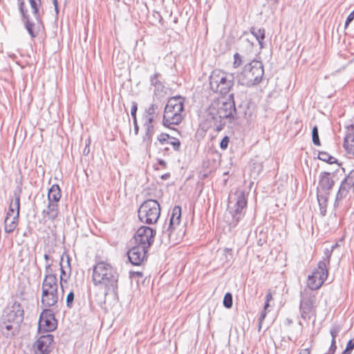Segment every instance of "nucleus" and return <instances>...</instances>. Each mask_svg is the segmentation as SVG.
I'll list each match as a JSON object with an SVG mask.
<instances>
[{"mask_svg":"<svg viewBox=\"0 0 354 354\" xmlns=\"http://www.w3.org/2000/svg\"><path fill=\"white\" fill-rule=\"evenodd\" d=\"M54 252V249L53 248H50V249H48L44 255V258L46 261V263H50V262H53V258L50 256V254Z\"/></svg>","mask_w":354,"mask_h":354,"instance_id":"obj_42","label":"nucleus"},{"mask_svg":"<svg viewBox=\"0 0 354 354\" xmlns=\"http://www.w3.org/2000/svg\"><path fill=\"white\" fill-rule=\"evenodd\" d=\"M168 144L171 145L175 151H180L181 142L178 138H172V140L169 141Z\"/></svg>","mask_w":354,"mask_h":354,"instance_id":"obj_38","label":"nucleus"},{"mask_svg":"<svg viewBox=\"0 0 354 354\" xmlns=\"http://www.w3.org/2000/svg\"><path fill=\"white\" fill-rule=\"evenodd\" d=\"M138 111V104L136 102H132L131 109V116L136 115Z\"/></svg>","mask_w":354,"mask_h":354,"instance_id":"obj_56","label":"nucleus"},{"mask_svg":"<svg viewBox=\"0 0 354 354\" xmlns=\"http://www.w3.org/2000/svg\"><path fill=\"white\" fill-rule=\"evenodd\" d=\"M344 180L348 182V184L353 185L354 186V169L349 172Z\"/></svg>","mask_w":354,"mask_h":354,"instance_id":"obj_48","label":"nucleus"},{"mask_svg":"<svg viewBox=\"0 0 354 354\" xmlns=\"http://www.w3.org/2000/svg\"><path fill=\"white\" fill-rule=\"evenodd\" d=\"M353 19H354V10L347 17L346 21H345L344 27L347 28L348 26L349 25V24L351 21H353Z\"/></svg>","mask_w":354,"mask_h":354,"instance_id":"obj_53","label":"nucleus"},{"mask_svg":"<svg viewBox=\"0 0 354 354\" xmlns=\"http://www.w3.org/2000/svg\"><path fill=\"white\" fill-rule=\"evenodd\" d=\"M160 76V73H155L153 74V75L151 76L150 77V83H151V85L153 86H156L160 84H161L162 82L160 81L159 80V77Z\"/></svg>","mask_w":354,"mask_h":354,"instance_id":"obj_41","label":"nucleus"},{"mask_svg":"<svg viewBox=\"0 0 354 354\" xmlns=\"http://www.w3.org/2000/svg\"><path fill=\"white\" fill-rule=\"evenodd\" d=\"M54 337L52 335L41 336L35 342L34 351L35 354H49L51 351Z\"/></svg>","mask_w":354,"mask_h":354,"instance_id":"obj_14","label":"nucleus"},{"mask_svg":"<svg viewBox=\"0 0 354 354\" xmlns=\"http://www.w3.org/2000/svg\"><path fill=\"white\" fill-rule=\"evenodd\" d=\"M336 246L337 244L332 245L330 249H325L324 254L326 256V258L324 259L323 261H326L328 264H329L331 253Z\"/></svg>","mask_w":354,"mask_h":354,"instance_id":"obj_43","label":"nucleus"},{"mask_svg":"<svg viewBox=\"0 0 354 354\" xmlns=\"http://www.w3.org/2000/svg\"><path fill=\"white\" fill-rule=\"evenodd\" d=\"M339 330L340 329L338 326H334L330 329V333L332 337V340H335V338L337 336V335L339 332Z\"/></svg>","mask_w":354,"mask_h":354,"instance_id":"obj_49","label":"nucleus"},{"mask_svg":"<svg viewBox=\"0 0 354 354\" xmlns=\"http://www.w3.org/2000/svg\"><path fill=\"white\" fill-rule=\"evenodd\" d=\"M22 192L21 185L17 186L15 189L14 190V200L12 201L10 204H12L16 209V214L17 216H19V211H20V197Z\"/></svg>","mask_w":354,"mask_h":354,"instance_id":"obj_28","label":"nucleus"},{"mask_svg":"<svg viewBox=\"0 0 354 354\" xmlns=\"http://www.w3.org/2000/svg\"><path fill=\"white\" fill-rule=\"evenodd\" d=\"M346 196V194L340 191L339 189L337 192V194L336 195L335 201L334 203V206L337 207L338 205V202L342 200L343 198H345Z\"/></svg>","mask_w":354,"mask_h":354,"instance_id":"obj_47","label":"nucleus"},{"mask_svg":"<svg viewBox=\"0 0 354 354\" xmlns=\"http://www.w3.org/2000/svg\"><path fill=\"white\" fill-rule=\"evenodd\" d=\"M160 108L158 104L152 103L145 109L142 116L144 122L155 123L159 119Z\"/></svg>","mask_w":354,"mask_h":354,"instance_id":"obj_15","label":"nucleus"},{"mask_svg":"<svg viewBox=\"0 0 354 354\" xmlns=\"http://www.w3.org/2000/svg\"><path fill=\"white\" fill-rule=\"evenodd\" d=\"M88 143L86 145V147L83 150V154L84 156H87L90 152V148H89L90 140H88Z\"/></svg>","mask_w":354,"mask_h":354,"instance_id":"obj_60","label":"nucleus"},{"mask_svg":"<svg viewBox=\"0 0 354 354\" xmlns=\"http://www.w3.org/2000/svg\"><path fill=\"white\" fill-rule=\"evenodd\" d=\"M329 193H322L319 188H317V198L319 207H327Z\"/></svg>","mask_w":354,"mask_h":354,"instance_id":"obj_32","label":"nucleus"},{"mask_svg":"<svg viewBox=\"0 0 354 354\" xmlns=\"http://www.w3.org/2000/svg\"><path fill=\"white\" fill-rule=\"evenodd\" d=\"M24 317V308L19 302L15 301L10 306L6 307L3 310L0 323L1 333L7 338L18 335Z\"/></svg>","mask_w":354,"mask_h":354,"instance_id":"obj_2","label":"nucleus"},{"mask_svg":"<svg viewBox=\"0 0 354 354\" xmlns=\"http://www.w3.org/2000/svg\"><path fill=\"white\" fill-rule=\"evenodd\" d=\"M19 216L15 214L12 218L6 216L4 219V230L6 233H12L16 228Z\"/></svg>","mask_w":354,"mask_h":354,"instance_id":"obj_25","label":"nucleus"},{"mask_svg":"<svg viewBox=\"0 0 354 354\" xmlns=\"http://www.w3.org/2000/svg\"><path fill=\"white\" fill-rule=\"evenodd\" d=\"M243 62V57L240 53H236L234 55V63L233 66L234 68L239 67Z\"/></svg>","mask_w":354,"mask_h":354,"instance_id":"obj_40","label":"nucleus"},{"mask_svg":"<svg viewBox=\"0 0 354 354\" xmlns=\"http://www.w3.org/2000/svg\"><path fill=\"white\" fill-rule=\"evenodd\" d=\"M119 274L110 264L100 261L93 269V281L95 285H102L108 292L116 293Z\"/></svg>","mask_w":354,"mask_h":354,"instance_id":"obj_3","label":"nucleus"},{"mask_svg":"<svg viewBox=\"0 0 354 354\" xmlns=\"http://www.w3.org/2000/svg\"><path fill=\"white\" fill-rule=\"evenodd\" d=\"M312 140L313 142L316 146H320L321 142L319 137L318 127L317 126L313 127L312 129Z\"/></svg>","mask_w":354,"mask_h":354,"instance_id":"obj_36","label":"nucleus"},{"mask_svg":"<svg viewBox=\"0 0 354 354\" xmlns=\"http://www.w3.org/2000/svg\"><path fill=\"white\" fill-rule=\"evenodd\" d=\"M326 208L327 207H319L320 214L322 216H324L326 215Z\"/></svg>","mask_w":354,"mask_h":354,"instance_id":"obj_63","label":"nucleus"},{"mask_svg":"<svg viewBox=\"0 0 354 354\" xmlns=\"http://www.w3.org/2000/svg\"><path fill=\"white\" fill-rule=\"evenodd\" d=\"M158 165L161 166L163 169H165L167 167V162L163 159H158Z\"/></svg>","mask_w":354,"mask_h":354,"instance_id":"obj_61","label":"nucleus"},{"mask_svg":"<svg viewBox=\"0 0 354 354\" xmlns=\"http://www.w3.org/2000/svg\"><path fill=\"white\" fill-rule=\"evenodd\" d=\"M343 146L348 153L354 156V134L353 133H346Z\"/></svg>","mask_w":354,"mask_h":354,"instance_id":"obj_27","label":"nucleus"},{"mask_svg":"<svg viewBox=\"0 0 354 354\" xmlns=\"http://www.w3.org/2000/svg\"><path fill=\"white\" fill-rule=\"evenodd\" d=\"M62 193L59 186L57 184L52 185L48 193V201L58 203L61 198Z\"/></svg>","mask_w":354,"mask_h":354,"instance_id":"obj_26","label":"nucleus"},{"mask_svg":"<svg viewBox=\"0 0 354 354\" xmlns=\"http://www.w3.org/2000/svg\"><path fill=\"white\" fill-rule=\"evenodd\" d=\"M223 306L226 308H231L233 305V297L232 293L227 292L224 295L223 301Z\"/></svg>","mask_w":354,"mask_h":354,"instance_id":"obj_35","label":"nucleus"},{"mask_svg":"<svg viewBox=\"0 0 354 354\" xmlns=\"http://www.w3.org/2000/svg\"><path fill=\"white\" fill-rule=\"evenodd\" d=\"M346 133H353L354 134V122L346 126Z\"/></svg>","mask_w":354,"mask_h":354,"instance_id":"obj_59","label":"nucleus"},{"mask_svg":"<svg viewBox=\"0 0 354 354\" xmlns=\"http://www.w3.org/2000/svg\"><path fill=\"white\" fill-rule=\"evenodd\" d=\"M176 228L167 225L165 222L162 227L161 234L160 239L161 243L165 245H169V244H176V241L172 239L173 233Z\"/></svg>","mask_w":354,"mask_h":354,"instance_id":"obj_17","label":"nucleus"},{"mask_svg":"<svg viewBox=\"0 0 354 354\" xmlns=\"http://www.w3.org/2000/svg\"><path fill=\"white\" fill-rule=\"evenodd\" d=\"M352 187H354V186L353 185L348 184V182H347L346 180L344 179V180L342 182V183L340 185L339 189L347 195L349 189Z\"/></svg>","mask_w":354,"mask_h":354,"instance_id":"obj_39","label":"nucleus"},{"mask_svg":"<svg viewBox=\"0 0 354 354\" xmlns=\"http://www.w3.org/2000/svg\"><path fill=\"white\" fill-rule=\"evenodd\" d=\"M300 304L299 310L301 317L306 320L310 318V313L314 308L316 300V296L310 290L304 288L300 292Z\"/></svg>","mask_w":354,"mask_h":354,"instance_id":"obj_9","label":"nucleus"},{"mask_svg":"<svg viewBox=\"0 0 354 354\" xmlns=\"http://www.w3.org/2000/svg\"><path fill=\"white\" fill-rule=\"evenodd\" d=\"M328 263L326 261H319L317 269L313 273H317V277L322 281H325L328 277V272L326 268Z\"/></svg>","mask_w":354,"mask_h":354,"instance_id":"obj_29","label":"nucleus"},{"mask_svg":"<svg viewBox=\"0 0 354 354\" xmlns=\"http://www.w3.org/2000/svg\"><path fill=\"white\" fill-rule=\"evenodd\" d=\"M335 184L334 180L331 178V173L323 171L320 173L319 179V186L322 193H329Z\"/></svg>","mask_w":354,"mask_h":354,"instance_id":"obj_16","label":"nucleus"},{"mask_svg":"<svg viewBox=\"0 0 354 354\" xmlns=\"http://www.w3.org/2000/svg\"><path fill=\"white\" fill-rule=\"evenodd\" d=\"M15 210V207L12 206V204H10L6 216H9L10 218L12 217Z\"/></svg>","mask_w":354,"mask_h":354,"instance_id":"obj_58","label":"nucleus"},{"mask_svg":"<svg viewBox=\"0 0 354 354\" xmlns=\"http://www.w3.org/2000/svg\"><path fill=\"white\" fill-rule=\"evenodd\" d=\"M58 301V292L42 291L41 304L46 307L55 306Z\"/></svg>","mask_w":354,"mask_h":354,"instance_id":"obj_19","label":"nucleus"},{"mask_svg":"<svg viewBox=\"0 0 354 354\" xmlns=\"http://www.w3.org/2000/svg\"><path fill=\"white\" fill-rule=\"evenodd\" d=\"M17 1H18L19 10L20 13H24V12H26V11H28V10L26 8V6H25L24 0H17Z\"/></svg>","mask_w":354,"mask_h":354,"instance_id":"obj_52","label":"nucleus"},{"mask_svg":"<svg viewBox=\"0 0 354 354\" xmlns=\"http://www.w3.org/2000/svg\"><path fill=\"white\" fill-rule=\"evenodd\" d=\"M143 127L145 128V135L142 137V142L147 146L150 145L152 141V137L154 134V123H148L143 122Z\"/></svg>","mask_w":354,"mask_h":354,"instance_id":"obj_21","label":"nucleus"},{"mask_svg":"<svg viewBox=\"0 0 354 354\" xmlns=\"http://www.w3.org/2000/svg\"><path fill=\"white\" fill-rule=\"evenodd\" d=\"M166 94L165 87L162 83L154 86L153 95L158 98L163 97Z\"/></svg>","mask_w":354,"mask_h":354,"instance_id":"obj_34","label":"nucleus"},{"mask_svg":"<svg viewBox=\"0 0 354 354\" xmlns=\"http://www.w3.org/2000/svg\"><path fill=\"white\" fill-rule=\"evenodd\" d=\"M140 221L146 224H153L157 222L160 215V206L156 200L145 201L140 206L138 211Z\"/></svg>","mask_w":354,"mask_h":354,"instance_id":"obj_6","label":"nucleus"},{"mask_svg":"<svg viewBox=\"0 0 354 354\" xmlns=\"http://www.w3.org/2000/svg\"><path fill=\"white\" fill-rule=\"evenodd\" d=\"M266 317V310H262L261 312V315H260V317L259 318V330H261V324L263 321V319H265V317Z\"/></svg>","mask_w":354,"mask_h":354,"instance_id":"obj_55","label":"nucleus"},{"mask_svg":"<svg viewBox=\"0 0 354 354\" xmlns=\"http://www.w3.org/2000/svg\"><path fill=\"white\" fill-rule=\"evenodd\" d=\"M181 218V207L178 205L175 206L173 208L171 215L170 216L169 223L167 225L176 228L180 224Z\"/></svg>","mask_w":354,"mask_h":354,"instance_id":"obj_23","label":"nucleus"},{"mask_svg":"<svg viewBox=\"0 0 354 354\" xmlns=\"http://www.w3.org/2000/svg\"><path fill=\"white\" fill-rule=\"evenodd\" d=\"M157 139L161 145L168 144V133H162L158 136Z\"/></svg>","mask_w":354,"mask_h":354,"instance_id":"obj_45","label":"nucleus"},{"mask_svg":"<svg viewBox=\"0 0 354 354\" xmlns=\"http://www.w3.org/2000/svg\"><path fill=\"white\" fill-rule=\"evenodd\" d=\"M58 212L59 209L57 203L48 201L47 209H44L42 214L44 216H47L48 219L54 221L57 217Z\"/></svg>","mask_w":354,"mask_h":354,"instance_id":"obj_22","label":"nucleus"},{"mask_svg":"<svg viewBox=\"0 0 354 354\" xmlns=\"http://www.w3.org/2000/svg\"><path fill=\"white\" fill-rule=\"evenodd\" d=\"M147 252L148 248L135 244L127 252L128 259L132 265L140 266L147 260Z\"/></svg>","mask_w":354,"mask_h":354,"instance_id":"obj_12","label":"nucleus"},{"mask_svg":"<svg viewBox=\"0 0 354 354\" xmlns=\"http://www.w3.org/2000/svg\"><path fill=\"white\" fill-rule=\"evenodd\" d=\"M223 254L226 256V259L230 261L232 259V250L230 248H225L223 249Z\"/></svg>","mask_w":354,"mask_h":354,"instance_id":"obj_50","label":"nucleus"},{"mask_svg":"<svg viewBox=\"0 0 354 354\" xmlns=\"http://www.w3.org/2000/svg\"><path fill=\"white\" fill-rule=\"evenodd\" d=\"M21 20L24 24L25 28L32 38H35L42 26V21L41 18V14L39 13V19L35 18V21L32 20L28 15V11L21 13Z\"/></svg>","mask_w":354,"mask_h":354,"instance_id":"obj_11","label":"nucleus"},{"mask_svg":"<svg viewBox=\"0 0 354 354\" xmlns=\"http://www.w3.org/2000/svg\"><path fill=\"white\" fill-rule=\"evenodd\" d=\"M74 299H75V294H74V292L73 290H71L67 296H66V306L68 308H73V301H74Z\"/></svg>","mask_w":354,"mask_h":354,"instance_id":"obj_37","label":"nucleus"},{"mask_svg":"<svg viewBox=\"0 0 354 354\" xmlns=\"http://www.w3.org/2000/svg\"><path fill=\"white\" fill-rule=\"evenodd\" d=\"M42 291L48 292H57L58 283L57 276H50L44 277L42 282Z\"/></svg>","mask_w":354,"mask_h":354,"instance_id":"obj_20","label":"nucleus"},{"mask_svg":"<svg viewBox=\"0 0 354 354\" xmlns=\"http://www.w3.org/2000/svg\"><path fill=\"white\" fill-rule=\"evenodd\" d=\"M156 230L148 226L140 227L133 236L134 243L149 248L153 243Z\"/></svg>","mask_w":354,"mask_h":354,"instance_id":"obj_10","label":"nucleus"},{"mask_svg":"<svg viewBox=\"0 0 354 354\" xmlns=\"http://www.w3.org/2000/svg\"><path fill=\"white\" fill-rule=\"evenodd\" d=\"M64 254H65V252L61 257V259H60V262H59L60 271H61V274L59 276V283H60V286H61L62 291H64V283L67 282L68 279L70 278L71 273V265H70V257L67 254H66V258H67L66 264H67V267H68L67 268L68 270L63 266V260H64Z\"/></svg>","mask_w":354,"mask_h":354,"instance_id":"obj_18","label":"nucleus"},{"mask_svg":"<svg viewBox=\"0 0 354 354\" xmlns=\"http://www.w3.org/2000/svg\"><path fill=\"white\" fill-rule=\"evenodd\" d=\"M184 101L185 99L180 95L171 97L165 107L162 118L163 126L178 133L180 132L172 126L179 124L183 119Z\"/></svg>","mask_w":354,"mask_h":354,"instance_id":"obj_4","label":"nucleus"},{"mask_svg":"<svg viewBox=\"0 0 354 354\" xmlns=\"http://www.w3.org/2000/svg\"><path fill=\"white\" fill-rule=\"evenodd\" d=\"M229 142H230L229 137L227 136H224L220 142L221 149L223 150H225L228 147Z\"/></svg>","mask_w":354,"mask_h":354,"instance_id":"obj_46","label":"nucleus"},{"mask_svg":"<svg viewBox=\"0 0 354 354\" xmlns=\"http://www.w3.org/2000/svg\"><path fill=\"white\" fill-rule=\"evenodd\" d=\"M209 85L211 89L214 92L225 95L229 93L234 85V75L232 73L225 74L219 72L216 74L214 73L209 78Z\"/></svg>","mask_w":354,"mask_h":354,"instance_id":"obj_7","label":"nucleus"},{"mask_svg":"<svg viewBox=\"0 0 354 354\" xmlns=\"http://www.w3.org/2000/svg\"><path fill=\"white\" fill-rule=\"evenodd\" d=\"M251 33L255 37L259 42L261 48H263V41L265 39V29L264 28H256L252 27L250 29Z\"/></svg>","mask_w":354,"mask_h":354,"instance_id":"obj_30","label":"nucleus"},{"mask_svg":"<svg viewBox=\"0 0 354 354\" xmlns=\"http://www.w3.org/2000/svg\"><path fill=\"white\" fill-rule=\"evenodd\" d=\"M346 348H347V350H349V351H351L352 352V351L354 348V337L353 339H351L347 342Z\"/></svg>","mask_w":354,"mask_h":354,"instance_id":"obj_57","label":"nucleus"},{"mask_svg":"<svg viewBox=\"0 0 354 354\" xmlns=\"http://www.w3.org/2000/svg\"><path fill=\"white\" fill-rule=\"evenodd\" d=\"M207 120L212 122L216 131H221L225 125V120L232 122L237 119V111L234 100V94L227 98H218L212 102L207 110Z\"/></svg>","mask_w":354,"mask_h":354,"instance_id":"obj_1","label":"nucleus"},{"mask_svg":"<svg viewBox=\"0 0 354 354\" xmlns=\"http://www.w3.org/2000/svg\"><path fill=\"white\" fill-rule=\"evenodd\" d=\"M57 321L50 309H44L40 314L39 319V328L44 327V330L50 332L56 328Z\"/></svg>","mask_w":354,"mask_h":354,"instance_id":"obj_13","label":"nucleus"},{"mask_svg":"<svg viewBox=\"0 0 354 354\" xmlns=\"http://www.w3.org/2000/svg\"><path fill=\"white\" fill-rule=\"evenodd\" d=\"M299 354H310V349L309 348L301 349Z\"/></svg>","mask_w":354,"mask_h":354,"instance_id":"obj_62","label":"nucleus"},{"mask_svg":"<svg viewBox=\"0 0 354 354\" xmlns=\"http://www.w3.org/2000/svg\"><path fill=\"white\" fill-rule=\"evenodd\" d=\"M324 281L322 279L320 280L317 277V273H313L311 275L308 276L307 282L308 288H306L310 290L313 292V290L319 289L324 283Z\"/></svg>","mask_w":354,"mask_h":354,"instance_id":"obj_24","label":"nucleus"},{"mask_svg":"<svg viewBox=\"0 0 354 354\" xmlns=\"http://www.w3.org/2000/svg\"><path fill=\"white\" fill-rule=\"evenodd\" d=\"M133 127H134V133H135V135H138V133H139V129H140L138 124H133Z\"/></svg>","mask_w":354,"mask_h":354,"instance_id":"obj_64","label":"nucleus"},{"mask_svg":"<svg viewBox=\"0 0 354 354\" xmlns=\"http://www.w3.org/2000/svg\"><path fill=\"white\" fill-rule=\"evenodd\" d=\"M263 75V63L253 59L244 66L243 71L238 74L237 79L240 84L251 87L260 84Z\"/></svg>","mask_w":354,"mask_h":354,"instance_id":"obj_5","label":"nucleus"},{"mask_svg":"<svg viewBox=\"0 0 354 354\" xmlns=\"http://www.w3.org/2000/svg\"><path fill=\"white\" fill-rule=\"evenodd\" d=\"M243 43L244 44V46H245L246 48V50L250 52H251L252 50V48H253V44L252 42H250L249 41V39H245L244 41H243Z\"/></svg>","mask_w":354,"mask_h":354,"instance_id":"obj_54","label":"nucleus"},{"mask_svg":"<svg viewBox=\"0 0 354 354\" xmlns=\"http://www.w3.org/2000/svg\"><path fill=\"white\" fill-rule=\"evenodd\" d=\"M318 158L329 164L337 163L339 166V164L337 162V160L326 151H319Z\"/></svg>","mask_w":354,"mask_h":354,"instance_id":"obj_31","label":"nucleus"},{"mask_svg":"<svg viewBox=\"0 0 354 354\" xmlns=\"http://www.w3.org/2000/svg\"><path fill=\"white\" fill-rule=\"evenodd\" d=\"M336 350H337L336 341L331 340V344H330V348L328 349V353H326V354H335Z\"/></svg>","mask_w":354,"mask_h":354,"instance_id":"obj_51","label":"nucleus"},{"mask_svg":"<svg viewBox=\"0 0 354 354\" xmlns=\"http://www.w3.org/2000/svg\"><path fill=\"white\" fill-rule=\"evenodd\" d=\"M52 266H53L52 262L46 263L45 277H48L50 276H56L55 274L53 273Z\"/></svg>","mask_w":354,"mask_h":354,"instance_id":"obj_44","label":"nucleus"},{"mask_svg":"<svg viewBox=\"0 0 354 354\" xmlns=\"http://www.w3.org/2000/svg\"><path fill=\"white\" fill-rule=\"evenodd\" d=\"M235 204L232 207H229V214L232 216L231 226H236L239 221L243 217L247 206V199L243 192L235 194Z\"/></svg>","mask_w":354,"mask_h":354,"instance_id":"obj_8","label":"nucleus"},{"mask_svg":"<svg viewBox=\"0 0 354 354\" xmlns=\"http://www.w3.org/2000/svg\"><path fill=\"white\" fill-rule=\"evenodd\" d=\"M30 5L31 9L32 10V14L34 18L39 19V6H41V0H28Z\"/></svg>","mask_w":354,"mask_h":354,"instance_id":"obj_33","label":"nucleus"}]
</instances>
